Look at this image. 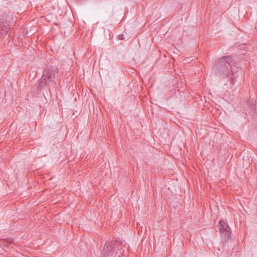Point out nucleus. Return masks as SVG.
<instances>
[{
  "label": "nucleus",
  "instance_id": "f03ea898",
  "mask_svg": "<svg viewBox=\"0 0 257 257\" xmlns=\"http://www.w3.org/2000/svg\"><path fill=\"white\" fill-rule=\"evenodd\" d=\"M57 73V68L56 67L50 65L47 66L46 68L43 71L42 77L45 78L48 82L53 81Z\"/></svg>",
  "mask_w": 257,
  "mask_h": 257
},
{
  "label": "nucleus",
  "instance_id": "7ed1b4c3",
  "mask_svg": "<svg viewBox=\"0 0 257 257\" xmlns=\"http://www.w3.org/2000/svg\"><path fill=\"white\" fill-rule=\"evenodd\" d=\"M220 229L219 232L223 234L225 237L228 238L230 235L229 231V226L226 222L223 220H220L219 222Z\"/></svg>",
  "mask_w": 257,
  "mask_h": 257
},
{
  "label": "nucleus",
  "instance_id": "20e7f679",
  "mask_svg": "<svg viewBox=\"0 0 257 257\" xmlns=\"http://www.w3.org/2000/svg\"><path fill=\"white\" fill-rule=\"evenodd\" d=\"M235 63L233 62V65L231 66L230 68H231V76H229V80H230V83L231 85H233L235 81V77L238 76L237 73H239L241 72V68L236 67V66H234V68H232V67L233 66V65Z\"/></svg>",
  "mask_w": 257,
  "mask_h": 257
},
{
  "label": "nucleus",
  "instance_id": "0eeeda50",
  "mask_svg": "<svg viewBox=\"0 0 257 257\" xmlns=\"http://www.w3.org/2000/svg\"><path fill=\"white\" fill-rule=\"evenodd\" d=\"M13 240L11 238L1 239L0 246L2 247H6L13 243Z\"/></svg>",
  "mask_w": 257,
  "mask_h": 257
},
{
  "label": "nucleus",
  "instance_id": "f257e3e1",
  "mask_svg": "<svg viewBox=\"0 0 257 257\" xmlns=\"http://www.w3.org/2000/svg\"><path fill=\"white\" fill-rule=\"evenodd\" d=\"M233 65V59L230 56H224L219 58L213 67L214 72L219 77L230 75V68Z\"/></svg>",
  "mask_w": 257,
  "mask_h": 257
},
{
  "label": "nucleus",
  "instance_id": "6e6552de",
  "mask_svg": "<svg viewBox=\"0 0 257 257\" xmlns=\"http://www.w3.org/2000/svg\"><path fill=\"white\" fill-rule=\"evenodd\" d=\"M48 82V80H47L46 79L43 78V77L42 76L39 83V89L41 90L43 89L45 86L46 85L47 83Z\"/></svg>",
  "mask_w": 257,
  "mask_h": 257
},
{
  "label": "nucleus",
  "instance_id": "39448f33",
  "mask_svg": "<svg viewBox=\"0 0 257 257\" xmlns=\"http://www.w3.org/2000/svg\"><path fill=\"white\" fill-rule=\"evenodd\" d=\"M111 249L112 246L110 245V243L109 242H106L101 251V254L104 257L110 255Z\"/></svg>",
  "mask_w": 257,
  "mask_h": 257
},
{
  "label": "nucleus",
  "instance_id": "423d86ee",
  "mask_svg": "<svg viewBox=\"0 0 257 257\" xmlns=\"http://www.w3.org/2000/svg\"><path fill=\"white\" fill-rule=\"evenodd\" d=\"M0 24V34L4 35L7 34L10 28L9 27V24L7 22L2 23V22Z\"/></svg>",
  "mask_w": 257,
  "mask_h": 257
},
{
  "label": "nucleus",
  "instance_id": "1a4fd4ad",
  "mask_svg": "<svg viewBox=\"0 0 257 257\" xmlns=\"http://www.w3.org/2000/svg\"><path fill=\"white\" fill-rule=\"evenodd\" d=\"M118 39L120 40H122L124 39V37L123 34H121L118 35Z\"/></svg>",
  "mask_w": 257,
  "mask_h": 257
}]
</instances>
